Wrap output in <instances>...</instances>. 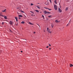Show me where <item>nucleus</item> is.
Returning <instances> with one entry per match:
<instances>
[{"label": "nucleus", "mask_w": 73, "mask_h": 73, "mask_svg": "<svg viewBox=\"0 0 73 73\" xmlns=\"http://www.w3.org/2000/svg\"><path fill=\"white\" fill-rule=\"evenodd\" d=\"M49 49L50 50V49H51V48H50Z\"/></svg>", "instance_id": "nucleus-36"}, {"label": "nucleus", "mask_w": 73, "mask_h": 73, "mask_svg": "<svg viewBox=\"0 0 73 73\" xmlns=\"http://www.w3.org/2000/svg\"><path fill=\"white\" fill-rule=\"evenodd\" d=\"M33 33H34V34H35V33H36V32H34Z\"/></svg>", "instance_id": "nucleus-29"}, {"label": "nucleus", "mask_w": 73, "mask_h": 73, "mask_svg": "<svg viewBox=\"0 0 73 73\" xmlns=\"http://www.w3.org/2000/svg\"><path fill=\"white\" fill-rule=\"evenodd\" d=\"M47 30L48 32H49V33H51L52 32L51 31H50V29H49V28H47Z\"/></svg>", "instance_id": "nucleus-1"}, {"label": "nucleus", "mask_w": 73, "mask_h": 73, "mask_svg": "<svg viewBox=\"0 0 73 73\" xmlns=\"http://www.w3.org/2000/svg\"><path fill=\"white\" fill-rule=\"evenodd\" d=\"M51 26H52V28H53V27H54V25H52Z\"/></svg>", "instance_id": "nucleus-17"}, {"label": "nucleus", "mask_w": 73, "mask_h": 73, "mask_svg": "<svg viewBox=\"0 0 73 73\" xmlns=\"http://www.w3.org/2000/svg\"><path fill=\"white\" fill-rule=\"evenodd\" d=\"M40 13H41V12H40Z\"/></svg>", "instance_id": "nucleus-43"}, {"label": "nucleus", "mask_w": 73, "mask_h": 73, "mask_svg": "<svg viewBox=\"0 0 73 73\" xmlns=\"http://www.w3.org/2000/svg\"><path fill=\"white\" fill-rule=\"evenodd\" d=\"M73 65L72 64H70V67H72V66H73Z\"/></svg>", "instance_id": "nucleus-18"}, {"label": "nucleus", "mask_w": 73, "mask_h": 73, "mask_svg": "<svg viewBox=\"0 0 73 73\" xmlns=\"http://www.w3.org/2000/svg\"><path fill=\"white\" fill-rule=\"evenodd\" d=\"M17 9H19V7H17Z\"/></svg>", "instance_id": "nucleus-37"}, {"label": "nucleus", "mask_w": 73, "mask_h": 73, "mask_svg": "<svg viewBox=\"0 0 73 73\" xmlns=\"http://www.w3.org/2000/svg\"><path fill=\"white\" fill-rule=\"evenodd\" d=\"M54 7L55 10H57V5H54Z\"/></svg>", "instance_id": "nucleus-2"}, {"label": "nucleus", "mask_w": 73, "mask_h": 73, "mask_svg": "<svg viewBox=\"0 0 73 73\" xmlns=\"http://www.w3.org/2000/svg\"><path fill=\"white\" fill-rule=\"evenodd\" d=\"M58 11H59L60 13H61V12H62V10L60 9V8L59 7L58 8Z\"/></svg>", "instance_id": "nucleus-4"}, {"label": "nucleus", "mask_w": 73, "mask_h": 73, "mask_svg": "<svg viewBox=\"0 0 73 73\" xmlns=\"http://www.w3.org/2000/svg\"><path fill=\"white\" fill-rule=\"evenodd\" d=\"M54 3L55 4H57V0H55V1H54Z\"/></svg>", "instance_id": "nucleus-8"}, {"label": "nucleus", "mask_w": 73, "mask_h": 73, "mask_svg": "<svg viewBox=\"0 0 73 73\" xmlns=\"http://www.w3.org/2000/svg\"><path fill=\"white\" fill-rule=\"evenodd\" d=\"M50 2V3H52V1H51V0H49Z\"/></svg>", "instance_id": "nucleus-32"}, {"label": "nucleus", "mask_w": 73, "mask_h": 73, "mask_svg": "<svg viewBox=\"0 0 73 73\" xmlns=\"http://www.w3.org/2000/svg\"><path fill=\"white\" fill-rule=\"evenodd\" d=\"M1 52H2V51H0V53H1Z\"/></svg>", "instance_id": "nucleus-31"}, {"label": "nucleus", "mask_w": 73, "mask_h": 73, "mask_svg": "<svg viewBox=\"0 0 73 73\" xmlns=\"http://www.w3.org/2000/svg\"><path fill=\"white\" fill-rule=\"evenodd\" d=\"M49 9V11H50V10H49V9Z\"/></svg>", "instance_id": "nucleus-40"}, {"label": "nucleus", "mask_w": 73, "mask_h": 73, "mask_svg": "<svg viewBox=\"0 0 73 73\" xmlns=\"http://www.w3.org/2000/svg\"><path fill=\"white\" fill-rule=\"evenodd\" d=\"M47 3V4H46V5H48L49 4V2H46V3Z\"/></svg>", "instance_id": "nucleus-19"}, {"label": "nucleus", "mask_w": 73, "mask_h": 73, "mask_svg": "<svg viewBox=\"0 0 73 73\" xmlns=\"http://www.w3.org/2000/svg\"><path fill=\"white\" fill-rule=\"evenodd\" d=\"M19 19H21V18H20V17H19Z\"/></svg>", "instance_id": "nucleus-33"}, {"label": "nucleus", "mask_w": 73, "mask_h": 73, "mask_svg": "<svg viewBox=\"0 0 73 73\" xmlns=\"http://www.w3.org/2000/svg\"><path fill=\"white\" fill-rule=\"evenodd\" d=\"M17 13H18V12Z\"/></svg>", "instance_id": "nucleus-44"}, {"label": "nucleus", "mask_w": 73, "mask_h": 73, "mask_svg": "<svg viewBox=\"0 0 73 73\" xmlns=\"http://www.w3.org/2000/svg\"><path fill=\"white\" fill-rule=\"evenodd\" d=\"M38 4H39V3H38Z\"/></svg>", "instance_id": "nucleus-42"}, {"label": "nucleus", "mask_w": 73, "mask_h": 73, "mask_svg": "<svg viewBox=\"0 0 73 73\" xmlns=\"http://www.w3.org/2000/svg\"><path fill=\"white\" fill-rule=\"evenodd\" d=\"M19 17H23V16H22V15H19Z\"/></svg>", "instance_id": "nucleus-11"}, {"label": "nucleus", "mask_w": 73, "mask_h": 73, "mask_svg": "<svg viewBox=\"0 0 73 73\" xmlns=\"http://www.w3.org/2000/svg\"><path fill=\"white\" fill-rule=\"evenodd\" d=\"M21 52H23V51H21Z\"/></svg>", "instance_id": "nucleus-38"}, {"label": "nucleus", "mask_w": 73, "mask_h": 73, "mask_svg": "<svg viewBox=\"0 0 73 73\" xmlns=\"http://www.w3.org/2000/svg\"><path fill=\"white\" fill-rule=\"evenodd\" d=\"M4 17V18L5 19H7V16H4L3 17Z\"/></svg>", "instance_id": "nucleus-9"}, {"label": "nucleus", "mask_w": 73, "mask_h": 73, "mask_svg": "<svg viewBox=\"0 0 73 73\" xmlns=\"http://www.w3.org/2000/svg\"><path fill=\"white\" fill-rule=\"evenodd\" d=\"M34 16H35V15H34Z\"/></svg>", "instance_id": "nucleus-45"}, {"label": "nucleus", "mask_w": 73, "mask_h": 73, "mask_svg": "<svg viewBox=\"0 0 73 73\" xmlns=\"http://www.w3.org/2000/svg\"><path fill=\"white\" fill-rule=\"evenodd\" d=\"M50 12H48V11H44V14H46L47 13H50Z\"/></svg>", "instance_id": "nucleus-3"}, {"label": "nucleus", "mask_w": 73, "mask_h": 73, "mask_svg": "<svg viewBox=\"0 0 73 73\" xmlns=\"http://www.w3.org/2000/svg\"><path fill=\"white\" fill-rule=\"evenodd\" d=\"M37 8H38V9H40V7L38 6H37Z\"/></svg>", "instance_id": "nucleus-14"}, {"label": "nucleus", "mask_w": 73, "mask_h": 73, "mask_svg": "<svg viewBox=\"0 0 73 73\" xmlns=\"http://www.w3.org/2000/svg\"><path fill=\"white\" fill-rule=\"evenodd\" d=\"M10 31L11 32H12V31L11 30H10Z\"/></svg>", "instance_id": "nucleus-34"}, {"label": "nucleus", "mask_w": 73, "mask_h": 73, "mask_svg": "<svg viewBox=\"0 0 73 73\" xmlns=\"http://www.w3.org/2000/svg\"><path fill=\"white\" fill-rule=\"evenodd\" d=\"M6 11V9H5L4 11H2V12H4Z\"/></svg>", "instance_id": "nucleus-13"}, {"label": "nucleus", "mask_w": 73, "mask_h": 73, "mask_svg": "<svg viewBox=\"0 0 73 73\" xmlns=\"http://www.w3.org/2000/svg\"><path fill=\"white\" fill-rule=\"evenodd\" d=\"M20 11L21 12H22V13H24V11H23L21 10H20Z\"/></svg>", "instance_id": "nucleus-22"}, {"label": "nucleus", "mask_w": 73, "mask_h": 73, "mask_svg": "<svg viewBox=\"0 0 73 73\" xmlns=\"http://www.w3.org/2000/svg\"><path fill=\"white\" fill-rule=\"evenodd\" d=\"M55 22H56V23H60V21H58V20H55Z\"/></svg>", "instance_id": "nucleus-5"}, {"label": "nucleus", "mask_w": 73, "mask_h": 73, "mask_svg": "<svg viewBox=\"0 0 73 73\" xmlns=\"http://www.w3.org/2000/svg\"><path fill=\"white\" fill-rule=\"evenodd\" d=\"M48 45H49V46H51V45L50 44H49Z\"/></svg>", "instance_id": "nucleus-27"}, {"label": "nucleus", "mask_w": 73, "mask_h": 73, "mask_svg": "<svg viewBox=\"0 0 73 73\" xmlns=\"http://www.w3.org/2000/svg\"><path fill=\"white\" fill-rule=\"evenodd\" d=\"M9 24L10 25H12L13 24V22L12 21H10L9 22Z\"/></svg>", "instance_id": "nucleus-6"}, {"label": "nucleus", "mask_w": 73, "mask_h": 73, "mask_svg": "<svg viewBox=\"0 0 73 73\" xmlns=\"http://www.w3.org/2000/svg\"><path fill=\"white\" fill-rule=\"evenodd\" d=\"M37 25H38V26H39V27H40V25H38V24H37Z\"/></svg>", "instance_id": "nucleus-25"}, {"label": "nucleus", "mask_w": 73, "mask_h": 73, "mask_svg": "<svg viewBox=\"0 0 73 73\" xmlns=\"http://www.w3.org/2000/svg\"><path fill=\"white\" fill-rule=\"evenodd\" d=\"M35 11L36 12H39V11H38V10H35Z\"/></svg>", "instance_id": "nucleus-16"}, {"label": "nucleus", "mask_w": 73, "mask_h": 73, "mask_svg": "<svg viewBox=\"0 0 73 73\" xmlns=\"http://www.w3.org/2000/svg\"><path fill=\"white\" fill-rule=\"evenodd\" d=\"M29 24L30 25H33V24L31 22H29Z\"/></svg>", "instance_id": "nucleus-12"}, {"label": "nucleus", "mask_w": 73, "mask_h": 73, "mask_svg": "<svg viewBox=\"0 0 73 73\" xmlns=\"http://www.w3.org/2000/svg\"><path fill=\"white\" fill-rule=\"evenodd\" d=\"M46 48H48V46H47Z\"/></svg>", "instance_id": "nucleus-35"}, {"label": "nucleus", "mask_w": 73, "mask_h": 73, "mask_svg": "<svg viewBox=\"0 0 73 73\" xmlns=\"http://www.w3.org/2000/svg\"><path fill=\"white\" fill-rule=\"evenodd\" d=\"M15 19H16L17 22L18 21V19H17V17H15Z\"/></svg>", "instance_id": "nucleus-7"}, {"label": "nucleus", "mask_w": 73, "mask_h": 73, "mask_svg": "<svg viewBox=\"0 0 73 73\" xmlns=\"http://www.w3.org/2000/svg\"><path fill=\"white\" fill-rule=\"evenodd\" d=\"M65 10L66 11H68V7H66V9Z\"/></svg>", "instance_id": "nucleus-10"}, {"label": "nucleus", "mask_w": 73, "mask_h": 73, "mask_svg": "<svg viewBox=\"0 0 73 73\" xmlns=\"http://www.w3.org/2000/svg\"><path fill=\"white\" fill-rule=\"evenodd\" d=\"M31 16H33V15L32 14V15H31Z\"/></svg>", "instance_id": "nucleus-39"}, {"label": "nucleus", "mask_w": 73, "mask_h": 73, "mask_svg": "<svg viewBox=\"0 0 73 73\" xmlns=\"http://www.w3.org/2000/svg\"><path fill=\"white\" fill-rule=\"evenodd\" d=\"M42 17H43V19H44V16L43 15H42Z\"/></svg>", "instance_id": "nucleus-21"}, {"label": "nucleus", "mask_w": 73, "mask_h": 73, "mask_svg": "<svg viewBox=\"0 0 73 73\" xmlns=\"http://www.w3.org/2000/svg\"><path fill=\"white\" fill-rule=\"evenodd\" d=\"M48 17H52V16L51 15H50V16H48Z\"/></svg>", "instance_id": "nucleus-23"}, {"label": "nucleus", "mask_w": 73, "mask_h": 73, "mask_svg": "<svg viewBox=\"0 0 73 73\" xmlns=\"http://www.w3.org/2000/svg\"><path fill=\"white\" fill-rule=\"evenodd\" d=\"M0 16H2V17H4V16L3 15H1V14H0Z\"/></svg>", "instance_id": "nucleus-15"}, {"label": "nucleus", "mask_w": 73, "mask_h": 73, "mask_svg": "<svg viewBox=\"0 0 73 73\" xmlns=\"http://www.w3.org/2000/svg\"><path fill=\"white\" fill-rule=\"evenodd\" d=\"M31 5H33V3H31Z\"/></svg>", "instance_id": "nucleus-26"}, {"label": "nucleus", "mask_w": 73, "mask_h": 73, "mask_svg": "<svg viewBox=\"0 0 73 73\" xmlns=\"http://www.w3.org/2000/svg\"><path fill=\"white\" fill-rule=\"evenodd\" d=\"M30 12H31V13H33V14H34V13L32 11H30Z\"/></svg>", "instance_id": "nucleus-28"}, {"label": "nucleus", "mask_w": 73, "mask_h": 73, "mask_svg": "<svg viewBox=\"0 0 73 73\" xmlns=\"http://www.w3.org/2000/svg\"><path fill=\"white\" fill-rule=\"evenodd\" d=\"M21 23H22V24H24L25 22H24V21H23L21 22Z\"/></svg>", "instance_id": "nucleus-20"}, {"label": "nucleus", "mask_w": 73, "mask_h": 73, "mask_svg": "<svg viewBox=\"0 0 73 73\" xmlns=\"http://www.w3.org/2000/svg\"><path fill=\"white\" fill-rule=\"evenodd\" d=\"M16 25H17V24H16Z\"/></svg>", "instance_id": "nucleus-41"}, {"label": "nucleus", "mask_w": 73, "mask_h": 73, "mask_svg": "<svg viewBox=\"0 0 73 73\" xmlns=\"http://www.w3.org/2000/svg\"><path fill=\"white\" fill-rule=\"evenodd\" d=\"M2 25H3V24H4V22H2Z\"/></svg>", "instance_id": "nucleus-30"}, {"label": "nucleus", "mask_w": 73, "mask_h": 73, "mask_svg": "<svg viewBox=\"0 0 73 73\" xmlns=\"http://www.w3.org/2000/svg\"><path fill=\"white\" fill-rule=\"evenodd\" d=\"M69 25V24H67V25L66 26L67 27V26H68V25Z\"/></svg>", "instance_id": "nucleus-24"}]
</instances>
